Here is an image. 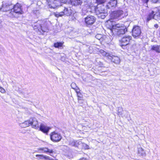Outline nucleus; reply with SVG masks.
<instances>
[{
    "instance_id": "1",
    "label": "nucleus",
    "mask_w": 160,
    "mask_h": 160,
    "mask_svg": "<svg viewBox=\"0 0 160 160\" xmlns=\"http://www.w3.org/2000/svg\"><path fill=\"white\" fill-rule=\"evenodd\" d=\"M34 30L39 34H43L44 32H48L49 31L48 22L38 21L32 25Z\"/></svg>"
},
{
    "instance_id": "2",
    "label": "nucleus",
    "mask_w": 160,
    "mask_h": 160,
    "mask_svg": "<svg viewBox=\"0 0 160 160\" xmlns=\"http://www.w3.org/2000/svg\"><path fill=\"white\" fill-rule=\"evenodd\" d=\"M23 13L22 5L21 4L17 3L13 5L10 14L12 16L18 18Z\"/></svg>"
},
{
    "instance_id": "3",
    "label": "nucleus",
    "mask_w": 160,
    "mask_h": 160,
    "mask_svg": "<svg viewBox=\"0 0 160 160\" xmlns=\"http://www.w3.org/2000/svg\"><path fill=\"white\" fill-rule=\"evenodd\" d=\"M67 2V0H64L63 2H62L63 4L62 5V6L64 8L63 11L60 12H56V13H54V15L57 18L61 17L64 15L68 16L71 14L72 10L70 7L67 6L66 3Z\"/></svg>"
},
{
    "instance_id": "4",
    "label": "nucleus",
    "mask_w": 160,
    "mask_h": 160,
    "mask_svg": "<svg viewBox=\"0 0 160 160\" xmlns=\"http://www.w3.org/2000/svg\"><path fill=\"white\" fill-rule=\"evenodd\" d=\"M100 52L102 56L107 58L112 62L116 64H118L120 62V58L118 56L113 55L112 54L106 52L102 50H101Z\"/></svg>"
},
{
    "instance_id": "5",
    "label": "nucleus",
    "mask_w": 160,
    "mask_h": 160,
    "mask_svg": "<svg viewBox=\"0 0 160 160\" xmlns=\"http://www.w3.org/2000/svg\"><path fill=\"white\" fill-rule=\"evenodd\" d=\"M96 18L94 16L88 15L84 18V22L87 27H90L96 21Z\"/></svg>"
},
{
    "instance_id": "6",
    "label": "nucleus",
    "mask_w": 160,
    "mask_h": 160,
    "mask_svg": "<svg viewBox=\"0 0 160 160\" xmlns=\"http://www.w3.org/2000/svg\"><path fill=\"white\" fill-rule=\"evenodd\" d=\"M141 31L140 28L138 26H134L132 30V35L135 38H139L140 37Z\"/></svg>"
},
{
    "instance_id": "7",
    "label": "nucleus",
    "mask_w": 160,
    "mask_h": 160,
    "mask_svg": "<svg viewBox=\"0 0 160 160\" xmlns=\"http://www.w3.org/2000/svg\"><path fill=\"white\" fill-rule=\"evenodd\" d=\"M50 136L51 140L54 142L60 141L62 138V137L60 134L55 132H53L51 133Z\"/></svg>"
},
{
    "instance_id": "8",
    "label": "nucleus",
    "mask_w": 160,
    "mask_h": 160,
    "mask_svg": "<svg viewBox=\"0 0 160 160\" xmlns=\"http://www.w3.org/2000/svg\"><path fill=\"white\" fill-rule=\"evenodd\" d=\"M132 37L131 36L128 35L123 37L120 40L121 42L120 46L122 47L125 46L129 43V42L132 40Z\"/></svg>"
},
{
    "instance_id": "9",
    "label": "nucleus",
    "mask_w": 160,
    "mask_h": 160,
    "mask_svg": "<svg viewBox=\"0 0 160 160\" xmlns=\"http://www.w3.org/2000/svg\"><path fill=\"white\" fill-rule=\"evenodd\" d=\"M12 8V4L10 2L3 3L2 7L0 8V10L2 12L11 11Z\"/></svg>"
},
{
    "instance_id": "10",
    "label": "nucleus",
    "mask_w": 160,
    "mask_h": 160,
    "mask_svg": "<svg viewBox=\"0 0 160 160\" xmlns=\"http://www.w3.org/2000/svg\"><path fill=\"white\" fill-rule=\"evenodd\" d=\"M113 16L114 19H120L122 18H123L125 16V15L123 13L122 11L118 10L113 12Z\"/></svg>"
},
{
    "instance_id": "11",
    "label": "nucleus",
    "mask_w": 160,
    "mask_h": 160,
    "mask_svg": "<svg viewBox=\"0 0 160 160\" xmlns=\"http://www.w3.org/2000/svg\"><path fill=\"white\" fill-rule=\"evenodd\" d=\"M69 145L71 146H74L75 147L79 148L80 146H84V145L87 146L85 144L82 143L81 141H75L74 140H72L69 141Z\"/></svg>"
},
{
    "instance_id": "12",
    "label": "nucleus",
    "mask_w": 160,
    "mask_h": 160,
    "mask_svg": "<svg viewBox=\"0 0 160 160\" xmlns=\"http://www.w3.org/2000/svg\"><path fill=\"white\" fill-rule=\"evenodd\" d=\"M113 31H114L118 36H120L125 34L127 31V29L126 26H123L120 28L115 29Z\"/></svg>"
},
{
    "instance_id": "13",
    "label": "nucleus",
    "mask_w": 160,
    "mask_h": 160,
    "mask_svg": "<svg viewBox=\"0 0 160 160\" xmlns=\"http://www.w3.org/2000/svg\"><path fill=\"white\" fill-rule=\"evenodd\" d=\"M117 3V0H110L108 3L106 7L107 8L112 10L116 7Z\"/></svg>"
},
{
    "instance_id": "14",
    "label": "nucleus",
    "mask_w": 160,
    "mask_h": 160,
    "mask_svg": "<svg viewBox=\"0 0 160 160\" xmlns=\"http://www.w3.org/2000/svg\"><path fill=\"white\" fill-rule=\"evenodd\" d=\"M30 124L33 128L38 129L39 128L38 121L35 118H31L30 119Z\"/></svg>"
},
{
    "instance_id": "15",
    "label": "nucleus",
    "mask_w": 160,
    "mask_h": 160,
    "mask_svg": "<svg viewBox=\"0 0 160 160\" xmlns=\"http://www.w3.org/2000/svg\"><path fill=\"white\" fill-rule=\"evenodd\" d=\"M39 130L43 132L48 134L50 128L47 127L44 124L41 123L39 127Z\"/></svg>"
},
{
    "instance_id": "16",
    "label": "nucleus",
    "mask_w": 160,
    "mask_h": 160,
    "mask_svg": "<svg viewBox=\"0 0 160 160\" xmlns=\"http://www.w3.org/2000/svg\"><path fill=\"white\" fill-rule=\"evenodd\" d=\"M50 3L49 4L48 6L51 8H55L59 6H62V5H60L59 2L57 0H54L53 2Z\"/></svg>"
},
{
    "instance_id": "17",
    "label": "nucleus",
    "mask_w": 160,
    "mask_h": 160,
    "mask_svg": "<svg viewBox=\"0 0 160 160\" xmlns=\"http://www.w3.org/2000/svg\"><path fill=\"white\" fill-rule=\"evenodd\" d=\"M36 156L38 158V159H44L45 160H58L57 159H53L48 156L44 155L42 154H37Z\"/></svg>"
},
{
    "instance_id": "18",
    "label": "nucleus",
    "mask_w": 160,
    "mask_h": 160,
    "mask_svg": "<svg viewBox=\"0 0 160 160\" xmlns=\"http://www.w3.org/2000/svg\"><path fill=\"white\" fill-rule=\"evenodd\" d=\"M99 12V11H98L96 12L97 15L99 18L103 19L105 18L108 15V14L106 11L102 12Z\"/></svg>"
},
{
    "instance_id": "19",
    "label": "nucleus",
    "mask_w": 160,
    "mask_h": 160,
    "mask_svg": "<svg viewBox=\"0 0 160 160\" xmlns=\"http://www.w3.org/2000/svg\"><path fill=\"white\" fill-rule=\"evenodd\" d=\"M154 15H155L154 11H150L147 16L146 19L147 22H148L152 19H154Z\"/></svg>"
},
{
    "instance_id": "20",
    "label": "nucleus",
    "mask_w": 160,
    "mask_h": 160,
    "mask_svg": "<svg viewBox=\"0 0 160 160\" xmlns=\"http://www.w3.org/2000/svg\"><path fill=\"white\" fill-rule=\"evenodd\" d=\"M96 8V12L98 11H99V12L106 11L105 9V7L103 4L97 5Z\"/></svg>"
},
{
    "instance_id": "21",
    "label": "nucleus",
    "mask_w": 160,
    "mask_h": 160,
    "mask_svg": "<svg viewBox=\"0 0 160 160\" xmlns=\"http://www.w3.org/2000/svg\"><path fill=\"white\" fill-rule=\"evenodd\" d=\"M71 4L72 5L77 6L81 5L82 3V0H70Z\"/></svg>"
},
{
    "instance_id": "22",
    "label": "nucleus",
    "mask_w": 160,
    "mask_h": 160,
    "mask_svg": "<svg viewBox=\"0 0 160 160\" xmlns=\"http://www.w3.org/2000/svg\"><path fill=\"white\" fill-rule=\"evenodd\" d=\"M39 149L43 151L44 152L46 153H49V154L51 156H52L51 154H52L54 152V151L53 149H50L47 148H40Z\"/></svg>"
},
{
    "instance_id": "23",
    "label": "nucleus",
    "mask_w": 160,
    "mask_h": 160,
    "mask_svg": "<svg viewBox=\"0 0 160 160\" xmlns=\"http://www.w3.org/2000/svg\"><path fill=\"white\" fill-rule=\"evenodd\" d=\"M155 12L154 19L157 20H160V9L156 10Z\"/></svg>"
},
{
    "instance_id": "24",
    "label": "nucleus",
    "mask_w": 160,
    "mask_h": 160,
    "mask_svg": "<svg viewBox=\"0 0 160 160\" xmlns=\"http://www.w3.org/2000/svg\"><path fill=\"white\" fill-rule=\"evenodd\" d=\"M88 7L87 9V12H90L91 13H93L94 12H96V7L94 6H88Z\"/></svg>"
},
{
    "instance_id": "25",
    "label": "nucleus",
    "mask_w": 160,
    "mask_h": 160,
    "mask_svg": "<svg viewBox=\"0 0 160 160\" xmlns=\"http://www.w3.org/2000/svg\"><path fill=\"white\" fill-rule=\"evenodd\" d=\"M151 49L157 52L160 53V46L154 45L152 47Z\"/></svg>"
},
{
    "instance_id": "26",
    "label": "nucleus",
    "mask_w": 160,
    "mask_h": 160,
    "mask_svg": "<svg viewBox=\"0 0 160 160\" xmlns=\"http://www.w3.org/2000/svg\"><path fill=\"white\" fill-rule=\"evenodd\" d=\"M63 42H57L54 43L53 46L55 48H60L62 47Z\"/></svg>"
},
{
    "instance_id": "27",
    "label": "nucleus",
    "mask_w": 160,
    "mask_h": 160,
    "mask_svg": "<svg viewBox=\"0 0 160 160\" xmlns=\"http://www.w3.org/2000/svg\"><path fill=\"white\" fill-rule=\"evenodd\" d=\"M138 154H139V155H141L143 157L145 156V152L144 149L142 148H138Z\"/></svg>"
},
{
    "instance_id": "28",
    "label": "nucleus",
    "mask_w": 160,
    "mask_h": 160,
    "mask_svg": "<svg viewBox=\"0 0 160 160\" xmlns=\"http://www.w3.org/2000/svg\"><path fill=\"white\" fill-rule=\"evenodd\" d=\"M30 119L28 121H25L23 123H22L20 124L21 126L23 128H24L28 126H29L30 125Z\"/></svg>"
},
{
    "instance_id": "29",
    "label": "nucleus",
    "mask_w": 160,
    "mask_h": 160,
    "mask_svg": "<svg viewBox=\"0 0 160 160\" xmlns=\"http://www.w3.org/2000/svg\"><path fill=\"white\" fill-rule=\"evenodd\" d=\"M123 27L121 24H116L114 25H112V28L113 30H115V29H117V28H120Z\"/></svg>"
},
{
    "instance_id": "30",
    "label": "nucleus",
    "mask_w": 160,
    "mask_h": 160,
    "mask_svg": "<svg viewBox=\"0 0 160 160\" xmlns=\"http://www.w3.org/2000/svg\"><path fill=\"white\" fill-rule=\"evenodd\" d=\"M122 107H118V114L119 115L122 116Z\"/></svg>"
},
{
    "instance_id": "31",
    "label": "nucleus",
    "mask_w": 160,
    "mask_h": 160,
    "mask_svg": "<svg viewBox=\"0 0 160 160\" xmlns=\"http://www.w3.org/2000/svg\"><path fill=\"white\" fill-rule=\"evenodd\" d=\"M106 1V0H96V2L98 4H103Z\"/></svg>"
},
{
    "instance_id": "32",
    "label": "nucleus",
    "mask_w": 160,
    "mask_h": 160,
    "mask_svg": "<svg viewBox=\"0 0 160 160\" xmlns=\"http://www.w3.org/2000/svg\"><path fill=\"white\" fill-rule=\"evenodd\" d=\"M76 92L77 94V96L78 97V99L82 98V95L79 92V91H78L77 90Z\"/></svg>"
},
{
    "instance_id": "33",
    "label": "nucleus",
    "mask_w": 160,
    "mask_h": 160,
    "mask_svg": "<svg viewBox=\"0 0 160 160\" xmlns=\"http://www.w3.org/2000/svg\"><path fill=\"white\" fill-rule=\"evenodd\" d=\"M71 87L73 89H75V88L76 87V84L75 83L72 82L71 84Z\"/></svg>"
},
{
    "instance_id": "34",
    "label": "nucleus",
    "mask_w": 160,
    "mask_h": 160,
    "mask_svg": "<svg viewBox=\"0 0 160 160\" xmlns=\"http://www.w3.org/2000/svg\"><path fill=\"white\" fill-rule=\"evenodd\" d=\"M0 92L3 93L5 92V90L3 88L0 86Z\"/></svg>"
},
{
    "instance_id": "35",
    "label": "nucleus",
    "mask_w": 160,
    "mask_h": 160,
    "mask_svg": "<svg viewBox=\"0 0 160 160\" xmlns=\"http://www.w3.org/2000/svg\"><path fill=\"white\" fill-rule=\"evenodd\" d=\"M78 102L80 103H82V98H79L78 99Z\"/></svg>"
},
{
    "instance_id": "36",
    "label": "nucleus",
    "mask_w": 160,
    "mask_h": 160,
    "mask_svg": "<svg viewBox=\"0 0 160 160\" xmlns=\"http://www.w3.org/2000/svg\"><path fill=\"white\" fill-rule=\"evenodd\" d=\"M27 91V90H23L22 91V92L24 94H26L28 95V94L29 93L28 92H26Z\"/></svg>"
},
{
    "instance_id": "37",
    "label": "nucleus",
    "mask_w": 160,
    "mask_h": 160,
    "mask_svg": "<svg viewBox=\"0 0 160 160\" xmlns=\"http://www.w3.org/2000/svg\"><path fill=\"white\" fill-rule=\"evenodd\" d=\"M3 50V48L2 45H0V52H2Z\"/></svg>"
},
{
    "instance_id": "38",
    "label": "nucleus",
    "mask_w": 160,
    "mask_h": 160,
    "mask_svg": "<svg viewBox=\"0 0 160 160\" xmlns=\"http://www.w3.org/2000/svg\"><path fill=\"white\" fill-rule=\"evenodd\" d=\"M159 0H151V1L153 3H156L158 2Z\"/></svg>"
},
{
    "instance_id": "39",
    "label": "nucleus",
    "mask_w": 160,
    "mask_h": 160,
    "mask_svg": "<svg viewBox=\"0 0 160 160\" xmlns=\"http://www.w3.org/2000/svg\"><path fill=\"white\" fill-rule=\"evenodd\" d=\"M154 27L156 28H157L158 27V25L157 24H154Z\"/></svg>"
},
{
    "instance_id": "40",
    "label": "nucleus",
    "mask_w": 160,
    "mask_h": 160,
    "mask_svg": "<svg viewBox=\"0 0 160 160\" xmlns=\"http://www.w3.org/2000/svg\"><path fill=\"white\" fill-rule=\"evenodd\" d=\"M128 112H126V115H124L123 116V117H125V118H127V117H128Z\"/></svg>"
},
{
    "instance_id": "41",
    "label": "nucleus",
    "mask_w": 160,
    "mask_h": 160,
    "mask_svg": "<svg viewBox=\"0 0 160 160\" xmlns=\"http://www.w3.org/2000/svg\"><path fill=\"white\" fill-rule=\"evenodd\" d=\"M149 0H142V1L145 3H147Z\"/></svg>"
},
{
    "instance_id": "42",
    "label": "nucleus",
    "mask_w": 160,
    "mask_h": 160,
    "mask_svg": "<svg viewBox=\"0 0 160 160\" xmlns=\"http://www.w3.org/2000/svg\"><path fill=\"white\" fill-rule=\"evenodd\" d=\"M99 36V35H97L96 36V37L97 38Z\"/></svg>"
}]
</instances>
